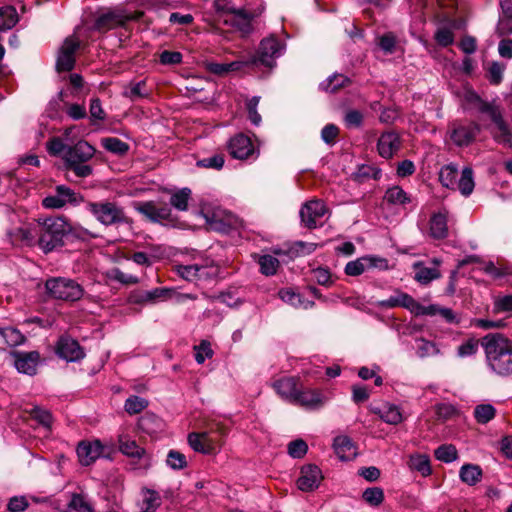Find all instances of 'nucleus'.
I'll return each mask as SVG.
<instances>
[{
	"mask_svg": "<svg viewBox=\"0 0 512 512\" xmlns=\"http://www.w3.org/2000/svg\"><path fill=\"white\" fill-rule=\"evenodd\" d=\"M489 367L499 375L512 374V341L501 334H489L482 340Z\"/></svg>",
	"mask_w": 512,
	"mask_h": 512,
	"instance_id": "1",
	"label": "nucleus"
},
{
	"mask_svg": "<svg viewBox=\"0 0 512 512\" xmlns=\"http://www.w3.org/2000/svg\"><path fill=\"white\" fill-rule=\"evenodd\" d=\"M284 51L285 44L274 35H270L261 40L257 55L251 58V63L272 68L275 66V60L282 56Z\"/></svg>",
	"mask_w": 512,
	"mask_h": 512,
	"instance_id": "6",
	"label": "nucleus"
},
{
	"mask_svg": "<svg viewBox=\"0 0 512 512\" xmlns=\"http://www.w3.org/2000/svg\"><path fill=\"white\" fill-rule=\"evenodd\" d=\"M45 288L51 297L64 301H78L84 294V289L80 284L65 277L48 279Z\"/></svg>",
	"mask_w": 512,
	"mask_h": 512,
	"instance_id": "4",
	"label": "nucleus"
},
{
	"mask_svg": "<svg viewBox=\"0 0 512 512\" xmlns=\"http://www.w3.org/2000/svg\"><path fill=\"white\" fill-rule=\"evenodd\" d=\"M327 212L323 201L312 200L305 203L300 210V217L303 224L308 228H315L320 219Z\"/></svg>",
	"mask_w": 512,
	"mask_h": 512,
	"instance_id": "12",
	"label": "nucleus"
},
{
	"mask_svg": "<svg viewBox=\"0 0 512 512\" xmlns=\"http://www.w3.org/2000/svg\"><path fill=\"white\" fill-rule=\"evenodd\" d=\"M80 42L74 37H67L58 53L56 69L58 72L70 71L75 64V52L79 48Z\"/></svg>",
	"mask_w": 512,
	"mask_h": 512,
	"instance_id": "10",
	"label": "nucleus"
},
{
	"mask_svg": "<svg viewBox=\"0 0 512 512\" xmlns=\"http://www.w3.org/2000/svg\"><path fill=\"white\" fill-rule=\"evenodd\" d=\"M195 360L198 364L205 362L207 358H211L213 351L211 345L207 340H202L198 346H195Z\"/></svg>",
	"mask_w": 512,
	"mask_h": 512,
	"instance_id": "61",
	"label": "nucleus"
},
{
	"mask_svg": "<svg viewBox=\"0 0 512 512\" xmlns=\"http://www.w3.org/2000/svg\"><path fill=\"white\" fill-rule=\"evenodd\" d=\"M148 405V402L141 397L131 396L125 401V411L129 414H137L144 410Z\"/></svg>",
	"mask_w": 512,
	"mask_h": 512,
	"instance_id": "56",
	"label": "nucleus"
},
{
	"mask_svg": "<svg viewBox=\"0 0 512 512\" xmlns=\"http://www.w3.org/2000/svg\"><path fill=\"white\" fill-rule=\"evenodd\" d=\"M129 20H131V16L123 10L116 9L101 14L96 19L94 27L98 31H108L124 25Z\"/></svg>",
	"mask_w": 512,
	"mask_h": 512,
	"instance_id": "13",
	"label": "nucleus"
},
{
	"mask_svg": "<svg viewBox=\"0 0 512 512\" xmlns=\"http://www.w3.org/2000/svg\"><path fill=\"white\" fill-rule=\"evenodd\" d=\"M107 278L123 285H134L139 283V278L135 275L125 273L119 268H113L107 272Z\"/></svg>",
	"mask_w": 512,
	"mask_h": 512,
	"instance_id": "48",
	"label": "nucleus"
},
{
	"mask_svg": "<svg viewBox=\"0 0 512 512\" xmlns=\"http://www.w3.org/2000/svg\"><path fill=\"white\" fill-rule=\"evenodd\" d=\"M87 210L104 226L129 223L124 208L112 201L89 202Z\"/></svg>",
	"mask_w": 512,
	"mask_h": 512,
	"instance_id": "3",
	"label": "nucleus"
},
{
	"mask_svg": "<svg viewBox=\"0 0 512 512\" xmlns=\"http://www.w3.org/2000/svg\"><path fill=\"white\" fill-rule=\"evenodd\" d=\"M171 289L167 288H155L150 291L144 292L138 299L133 300L136 303L141 302H155L157 299H167L172 294Z\"/></svg>",
	"mask_w": 512,
	"mask_h": 512,
	"instance_id": "49",
	"label": "nucleus"
},
{
	"mask_svg": "<svg viewBox=\"0 0 512 512\" xmlns=\"http://www.w3.org/2000/svg\"><path fill=\"white\" fill-rule=\"evenodd\" d=\"M101 145L107 151L117 155H124L129 150V145L116 137H106L101 139Z\"/></svg>",
	"mask_w": 512,
	"mask_h": 512,
	"instance_id": "46",
	"label": "nucleus"
},
{
	"mask_svg": "<svg viewBox=\"0 0 512 512\" xmlns=\"http://www.w3.org/2000/svg\"><path fill=\"white\" fill-rule=\"evenodd\" d=\"M213 6L217 20L225 25L231 23V18L239 10L228 0H215Z\"/></svg>",
	"mask_w": 512,
	"mask_h": 512,
	"instance_id": "33",
	"label": "nucleus"
},
{
	"mask_svg": "<svg viewBox=\"0 0 512 512\" xmlns=\"http://www.w3.org/2000/svg\"><path fill=\"white\" fill-rule=\"evenodd\" d=\"M434 454L437 460L445 463H451L457 459V449L452 444L439 446Z\"/></svg>",
	"mask_w": 512,
	"mask_h": 512,
	"instance_id": "52",
	"label": "nucleus"
},
{
	"mask_svg": "<svg viewBox=\"0 0 512 512\" xmlns=\"http://www.w3.org/2000/svg\"><path fill=\"white\" fill-rule=\"evenodd\" d=\"M95 148L85 140L78 141L75 145L69 146L63 155L65 165L87 162L95 155Z\"/></svg>",
	"mask_w": 512,
	"mask_h": 512,
	"instance_id": "11",
	"label": "nucleus"
},
{
	"mask_svg": "<svg viewBox=\"0 0 512 512\" xmlns=\"http://www.w3.org/2000/svg\"><path fill=\"white\" fill-rule=\"evenodd\" d=\"M322 479V472L316 465H305L301 469L297 486L301 491L310 492L318 488Z\"/></svg>",
	"mask_w": 512,
	"mask_h": 512,
	"instance_id": "14",
	"label": "nucleus"
},
{
	"mask_svg": "<svg viewBox=\"0 0 512 512\" xmlns=\"http://www.w3.org/2000/svg\"><path fill=\"white\" fill-rule=\"evenodd\" d=\"M68 147L60 137H53L46 143V149L51 156L63 158Z\"/></svg>",
	"mask_w": 512,
	"mask_h": 512,
	"instance_id": "57",
	"label": "nucleus"
},
{
	"mask_svg": "<svg viewBox=\"0 0 512 512\" xmlns=\"http://www.w3.org/2000/svg\"><path fill=\"white\" fill-rule=\"evenodd\" d=\"M260 271L266 276L276 274L279 267V260L272 255H262L258 258Z\"/></svg>",
	"mask_w": 512,
	"mask_h": 512,
	"instance_id": "50",
	"label": "nucleus"
},
{
	"mask_svg": "<svg viewBox=\"0 0 512 512\" xmlns=\"http://www.w3.org/2000/svg\"><path fill=\"white\" fill-rule=\"evenodd\" d=\"M372 304L382 309L402 307L417 316L434 314L433 306L425 307L417 302L412 296L400 290H396L388 299L375 301L372 302Z\"/></svg>",
	"mask_w": 512,
	"mask_h": 512,
	"instance_id": "5",
	"label": "nucleus"
},
{
	"mask_svg": "<svg viewBox=\"0 0 512 512\" xmlns=\"http://www.w3.org/2000/svg\"><path fill=\"white\" fill-rule=\"evenodd\" d=\"M166 465L172 470H182L187 467L188 462L183 453L177 450H170L166 457Z\"/></svg>",
	"mask_w": 512,
	"mask_h": 512,
	"instance_id": "51",
	"label": "nucleus"
},
{
	"mask_svg": "<svg viewBox=\"0 0 512 512\" xmlns=\"http://www.w3.org/2000/svg\"><path fill=\"white\" fill-rule=\"evenodd\" d=\"M170 195V205L178 211H187L192 196L191 189L184 187L180 189L167 190Z\"/></svg>",
	"mask_w": 512,
	"mask_h": 512,
	"instance_id": "29",
	"label": "nucleus"
},
{
	"mask_svg": "<svg viewBox=\"0 0 512 512\" xmlns=\"http://www.w3.org/2000/svg\"><path fill=\"white\" fill-rule=\"evenodd\" d=\"M474 187L475 182L473 177V170L470 167L463 168L461 176L456 182V189H458L463 196L467 197L471 195Z\"/></svg>",
	"mask_w": 512,
	"mask_h": 512,
	"instance_id": "37",
	"label": "nucleus"
},
{
	"mask_svg": "<svg viewBox=\"0 0 512 512\" xmlns=\"http://www.w3.org/2000/svg\"><path fill=\"white\" fill-rule=\"evenodd\" d=\"M31 416L45 428H50L52 424V415L48 410L35 406L31 412Z\"/></svg>",
	"mask_w": 512,
	"mask_h": 512,
	"instance_id": "59",
	"label": "nucleus"
},
{
	"mask_svg": "<svg viewBox=\"0 0 512 512\" xmlns=\"http://www.w3.org/2000/svg\"><path fill=\"white\" fill-rule=\"evenodd\" d=\"M370 411L390 425H398L404 420L400 407L389 402L380 405L371 404Z\"/></svg>",
	"mask_w": 512,
	"mask_h": 512,
	"instance_id": "19",
	"label": "nucleus"
},
{
	"mask_svg": "<svg viewBox=\"0 0 512 512\" xmlns=\"http://www.w3.org/2000/svg\"><path fill=\"white\" fill-rule=\"evenodd\" d=\"M496 33L500 37L512 34V16H499Z\"/></svg>",
	"mask_w": 512,
	"mask_h": 512,
	"instance_id": "64",
	"label": "nucleus"
},
{
	"mask_svg": "<svg viewBox=\"0 0 512 512\" xmlns=\"http://www.w3.org/2000/svg\"><path fill=\"white\" fill-rule=\"evenodd\" d=\"M14 357V365L20 373L27 375H34L36 373L40 358L38 352H17L14 354Z\"/></svg>",
	"mask_w": 512,
	"mask_h": 512,
	"instance_id": "21",
	"label": "nucleus"
},
{
	"mask_svg": "<svg viewBox=\"0 0 512 512\" xmlns=\"http://www.w3.org/2000/svg\"><path fill=\"white\" fill-rule=\"evenodd\" d=\"M260 101L259 96H254L251 99H249L246 103L247 111H248V117L252 124L255 126H259L262 118L261 115L257 112V107Z\"/></svg>",
	"mask_w": 512,
	"mask_h": 512,
	"instance_id": "60",
	"label": "nucleus"
},
{
	"mask_svg": "<svg viewBox=\"0 0 512 512\" xmlns=\"http://www.w3.org/2000/svg\"><path fill=\"white\" fill-rule=\"evenodd\" d=\"M458 177V169L454 164L443 166L439 172V180L441 184L450 189H456Z\"/></svg>",
	"mask_w": 512,
	"mask_h": 512,
	"instance_id": "40",
	"label": "nucleus"
},
{
	"mask_svg": "<svg viewBox=\"0 0 512 512\" xmlns=\"http://www.w3.org/2000/svg\"><path fill=\"white\" fill-rule=\"evenodd\" d=\"M213 268L208 266H200L197 264L192 265H178L176 271L183 279L187 281H194L198 279H205L210 277Z\"/></svg>",
	"mask_w": 512,
	"mask_h": 512,
	"instance_id": "24",
	"label": "nucleus"
},
{
	"mask_svg": "<svg viewBox=\"0 0 512 512\" xmlns=\"http://www.w3.org/2000/svg\"><path fill=\"white\" fill-rule=\"evenodd\" d=\"M333 448L342 461L350 460L356 455L355 447L347 436H337L334 439Z\"/></svg>",
	"mask_w": 512,
	"mask_h": 512,
	"instance_id": "32",
	"label": "nucleus"
},
{
	"mask_svg": "<svg viewBox=\"0 0 512 512\" xmlns=\"http://www.w3.org/2000/svg\"><path fill=\"white\" fill-rule=\"evenodd\" d=\"M141 496V512H155L160 507L161 497L157 491L143 488L141 490Z\"/></svg>",
	"mask_w": 512,
	"mask_h": 512,
	"instance_id": "34",
	"label": "nucleus"
},
{
	"mask_svg": "<svg viewBox=\"0 0 512 512\" xmlns=\"http://www.w3.org/2000/svg\"><path fill=\"white\" fill-rule=\"evenodd\" d=\"M468 99L470 101H475L477 103L478 110L483 114H487L490 117V119L494 122V124H497L498 122L503 120L500 108L494 102L483 101L474 92L469 93Z\"/></svg>",
	"mask_w": 512,
	"mask_h": 512,
	"instance_id": "28",
	"label": "nucleus"
},
{
	"mask_svg": "<svg viewBox=\"0 0 512 512\" xmlns=\"http://www.w3.org/2000/svg\"><path fill=\"white\" fill-rule=\"evenodd\" d=\"M190 447L198 453L213 454L215 452V444L206 432L197 433L192 432L187 437Z\"/></svg>",
	"mask_w": 512,
	"mask_h": 512,
	"instance_id": "23",
	"label": "nucleus"
},
{
	"mask_svg": "<svg viewBox=\"0 0 512 512\" xmlns=\"http://www.w3.org/2000/svg\"><path fill=\"white\" fill-rule=\"evenodd\" d=\"M71 230L69 223L62 217L39 219L37 223L38 244L48 253L62 246L63 238Z\"/></svg>",
	"mask_w": 512,
	"mask_h": 512,
	"instance_id": "2",
	"label": "nucleus"
},
{
	"mask_svg": "<svg viewBox=\"0 0 512 512\" xmlns=\"http://www.w3.org/2000/svg\"><path fill=\"white\" fill-rule=\"evenodd\" d=\"M308 450V446L305 441L298 439L289 443L288 453L293 458H302Z\"/></svg>",
	"mask_w": 512,
	"mask_h": 512,
	"instance_id": "62",
	"label": "nucleus"
},
{
	"mask_svg": "<svg viewBox=\"0 0 512 512\" xmlns=\"http://www.w3.org/2000/svg\"><path fill=\"white\" fill-rule=\"evenodd\" d=\"M474 416L479 423L485 424L495 416V408L491 404H481L476 406Z\"/></svg>",
	"mask_w": 512,
	"mask_h": 512,
	"instance_id": "54",
	"label": "nucleus"
},
{
	"mask_svg": "<svg viewBox=\"0 0 512 512\" xmlns=\"http://www.w3.org/2000/svg\"><path fill=\"white\" fill-rule=\"evenodd\" d=\"M276 392L285 400L293 403L299 390L297 389L296 379L293 377H285L279 379L273 384Z\"/></svg>",
	"mask_w": 512,
	"mask_h": 512,
	"instance_id": "27",
	"label": "nucleus"
},
{
	"mask_svg": "<svg viewBox=\"0 0 512 512\" xmlns=\"http://www.w3.org/2000/svg\"><path fill=\"white\" fill-rule=\"evenodd\" d=\"M349 83L348 77L343 74H333L320 83V89L333 93Z\"/></svg>",
	"mask_w": 512,
	"mask_h": 512,
	"instance_id": "42",
	"label": "nucleus"
},
{
	"mask_svg": "<svg viewBox=\"0 0 512 512\" xmlns=\"http://www.w3.org/2000/svg\"><path fill=\"white\" fill-rule=\"evenodd\" d=\"M123 95L132 101L148 97L149 92L146 89V82L144 80L130 83L124 90Z\"/></svg>",
	"mask_w": 512,
	"mask_h": 512,
	"instance_id": "43",
	"label": "nucleus"
},
{
	"mask_svg": "<svg viewBox=\"0 0 512 512\" xmlns=\"http://www.w3.org/2000/svg\"><path fill=\"white\" fill-rule=\"evenodd\" d=\"M2 340L5 344L13 347L22 344L25 338L19 330L7 327L6 330L2 332Z\"/></svg>",
	"mask_w": 512,
	"mask_h": 512,
	"instance_id": "55",
	"label": "nucleus"
},
{
	"mask_svg": "<svg viewBox=\"0 0 512 512\" xmlns=\"http://www.w3.org/2000/svg\"><path fill=\"white\" fill-rule=\"evenodd\" d=\"M119 449L123 454L133 458H141L145 455V450L127 436H120Z\"/></svg>",
	"mask_w": 512,
	"mask_h": 512,
	"instance_id": "38",
	"label": "nucleus"
},
{
	"mask_svg": "<svg viewBox=\"0 0 512 512\" xmlns=\"http://www.w3.org/2000/svg\"><path fill=\"white\" fill-rule=\"evenodd\" d=\"M430 235L435 239H443L448 235L447 213H434L430 218Z\"/></svg>",
	"mask_w": 512,
	"mask_h": 512,
	"instance_id": "30",
	"label": "nucleus"
},
{
	"mask_svg": "<svg viewBox=\"0 0 512 512\" xmlns=\"http://www.w3.org/2000/svg\"><path fill=\"white\" fill-rule=\"evenodd\" d=\"M279 297L295 308L309 309L314 305L312 301L303 299L300 294L295 293L292 289L280 290Z\"/></svg>",
	"mask_w": 512,
	"mask_h": 512,
	"instance_id": "36",
	"label": "nucleus"
},
{
	"mask_svg": "<svg viewBox=\"0 0 512 512\" xmlns=\"http://www.w3.org/2000/svg\"><path fill=\"white\" fill-rule=\"evenodd\" d=\"M482 476L481 469L476 465L466 464L460 469V478L468 485L476 484Z\"/></svg>",
	"mask_w": 512,
	"mask_h": 512,
	"instance_id": "44",
	"label": "nucleus"
},
{
	"mask_svg": "<svg viewBox=\"0 0 512 512\" xmlns=\"http://www.w3.org/2000/svg\"><path fill=\"white\" fill-rule=\"evenodd\" d=\"M493 311L499 312H512V295L499 296L494 300Z\"/></svg>",
	"mask_w": 512,
	"mask_h": 512,
	"instance_id": "63",
	"label": "nucleus"
},
{
	"mask_svg": "<svg viewBox=\"0 0 512 512\" xmlns=\"http://www.w3.org/2000/svg\"><path fill=\"white\" fill-rule=\"evenodd\" d=\"M59 357L69 362H76L84 357V351L79 343L70 337H61L56 348Z\"/></svg>",
	"mask_w": 512,
	"mask_h": 512,
	"instance_id": "18",
	"label": "nucleus"
},
{
	"mask_svg": "<svg viewBox=\"0 0 512 512\" xmlns=\"http://www.w3.org/2000/svg\"><path fill=\"white\" fill-rule=\"evenodd\" d=\"M495 126L496 131L493 132V138L495 139V141L498 142L499 144L512 148V133L507 127L504 119L495 124Z\"/></svg>",
	"mask_w": 512,
	"mask_h": 512,
	"instance_id": "47",
	"label": "nucleus"
},
{
	"mask_svg": "<svg viewBox=\"0 0 512 512\" xmlns=\"http://www.w3.org/2000/svg\"><path fill=\"white\" fill-rule=\"evenodd\" d=\"M134 209L154 223L172 221V209L165 202L150 200L140 201L133 204Z\"/></svg>",
	"mask_w": 512,
	"mask_h": 512,
	"instance_id": "9",
	"label": "nucleus"
},
{
	"mask_svg": "<svg viewBox=\"0 0 512 512\" xmlns=\"http://www.w3.org/2000/svg\"><path fill=\"white\" fill-rule=\"evenodd\" d=\"M328 397L316 389H307L298 392L293 403L308 410H317L324 406Z\"/></svg>",
	"mask_w": 512,
	"mask_h": 512,
	"instance_id": "15",
	"label": "nucleus"
},
{
	"mask_svg": "<svg viewBox=\"0 0 512 512\" xmlns=\"http://www.w3.org/2000/svg\"><path fill=\"white\" fill-rule=\"evenodd\" d=\"M313 279L322 286H331L334 283L332 279V274L329 269L324 267H318L313 269L312 271Z\"/></svg>",
	"mask_w": 512,
	"mask_h": 512,
	"instance_id": "58",
	"label": "nucleus"
},
{
	"mask_svg": "<svg viewBox=\"0 0 512 512\" xmlns=\"http://www.w3.org/2000/svg\"><path fill=\"white\" fill-rule=\"evenodd\" d=\"M232 21L228 25L235 28L243 35H248L252 32V19L253 15L243 8H239L236 14L231 18Z\"/></svg>",
	"mask_w": 512,
	"mask_h": 512,
	"instance_id": "31",
	"label": "nucleus"
},
{
	"mask_svg": "<svg viewBox=\"0 0 512 512\" xmlns=\"http://www.w3.org/2000/svg\"><path fill=\"white\" fill-rule=\"evenodd\" d=\"M479 131L480 127L477 124L458 126L452 130L450 137L457 146H467L474 140Z\"/></svg>",
	"mask_w": 512,
	"mask_h": 512,
	"instance_id": "25",
	"label": "nucleus"
},
{
	"mask_svg": "<svg viewBox=\"0 0 512 512\" xmlns=\"http://www.w3.org/2000/svg\"><path fill=\"white\" fill-rule=\"evenodd\" d=\"M18 22V14L14 7L4 6L0 8V30L13 28Z\"/></svg>",
	"mask_w": 512,
	"mask_h": 512,
	"instance_id": "41",
	"label": "nucleus"
},
{
	"mask_svg": "<svg viewBox=\"0 0 512 512\" xmlns=\"http://www.w3.org/2000/svg\"><path fill=\"white\" fill-rule=\"evenodd\" d=\"M408 465L410 469L418 471L422 476H429L431 474L430 460L427 455L414 454L409 458Z\"/></svg>",
	"mask_w": 512,
	"mask_h": 512,
	"instance_id": "39",
	"label": "nucleus"
},
{
	"mask_svg": "<svg viewBox=\"0 0 512 512\" xmlns=\"http://www.w3.org/2000/svg\"><path fill=\"white\" fill-rule=\"evenodd\" d=\"M228 150L233 158L240 160L248 159L255 153L251 139L244 134H238L231 138Z\"/></svg>",
	"mask_w": 512,
	"mask_h": 512,
	"instance_id": "16",
	"label": "nucleus"
},
{
	"mask_svg": "<svg viewBox=\"0 0 512 512\" xmlns=\"http://www.w3.org/2000/svg\"><path fill=\"white\" fill-rule=\"evenodd\" d=\"M103 455V445L99 440L82 441L77 447V456L79 462L84 466H89Z\"/></svg>",
	"mask_w": 512,
	"mask_h": 512,
	"instance_id": "17",
	"label": "nucleus"
},
{
	"mask_svg": "<svg viewBox=\"0 0 512 512\" xmlns=\"http://www.w3.org/2000/svg\"><path fill=\"white\" fill-rule=\"evenodd\" d=\"M413 267L415 269V280L423 285L428 284L441 276L440 271L437 268L426 267L420 262L415 263Z\"/></svg>",
	"mask_w": 512,
	"mask_h": 512,
	"instance_id": "35",
	"label": "nucleus"
},
{
	"mask_svg": "<svg viewBox=\"0 0 512 512\" xmlns=\"http://www.w3.org/2000/svg\"><path fill=\"white\" fill-rule=\"evenodd\" d=\"M384 199L394 205H405L410 202L409 196L399 186L389 188L384 196Z\"/></svg>",
	"mask_w": 512,
	"mask_h": 512,
	"instance_id": "45",
	"label": "nucleus"
},
{
	"mask_svg": "<svg viewBox=\"0 0 512 512\" xmlns=\"http://www.w3.org/2000/svg\"><path fill=\"white\" fill-rule=\"evenodd\" d=\"M389 269V262L386 258L377 255H366L349 261L344 268V272L348 276L356 277L374 270L387 271Z\"/></svg>",
	"mask_w": 512,
	"mask_h": 512,
	"instance_id": "7",
	"label": "nucleus"
},
{
	"mask_svg": "<svg viewBox=\"0 0 512 512\" xmlns=\"http://www.w3.org/2000/svg\"><path fill=\"white\" fill-rule=\"evenodd\" d=\"M83 201L84 198L80 193L66 185H58L54 194L48 195L42 200V206L47 209H61L66 205L77 206Z\"/></svg>",
	"mask_w": 512,
	"mask_h": 512,
	"instance_id": "8",
	"label": "nucleus"
},
{
	"mask_svg": "<svg viewBox=\"0 0 512 512\" xmlns=\"http://www.w3.org/2000/svg\"><path fill=\"white\" fill-rule=\"evenodd\" d=\"M94 503L84 492L68 493V500L64 512H94Z\"/></svg>",
	"mask_w": 512,
	"mask_h": 512,
	"instance_id": "22",
	"label": "nucleus"
},
{
	"mask_svg": "<svg viewBox=\"0 0 512 512\" xmlns=\"http://www.w3.org/2000/svg\"><path fill=\"white\" fill-rule=\"evenodd\" d=\"M400 146V136L394 131L381 134L377 142L378 153L385 159L391 158L400 149Z\"/></svg>",
	"mask_w": 512,
	"mask_h": 512,
	"instance_id": "20",
	"label": "nucleus"
},
{
	"mask_svg": "<svg viewBox=\"0 0 512 512\" xmlns=\"http://www.w3.org/2000/svg\"><path fill=\"white\" fill-rule=\"evenodd\" d=\"M37 235V227L21 226L7 233L13 245H32Z\"/></svg>",
	"mask_w": 512,
	"mask_h": 512,
	"instance_id": "26",
	"label": "nucleus"
},
{
	"mask_svg": "<svg viewBox=\"0 0 512 512\" xmlns=\"http://www.w3.org/2000/svg\"><path fill=\"white\" fill-rule=\"evenodd\" d=\"M362 497L370 506H379L384 500V492L380 487H371L364 490Z\"/></svg>",
	"mask_w": 512,
	"mask_h": 512,
	"instance_id": "53",
	"label": "nucleus"
}]
</instances>
